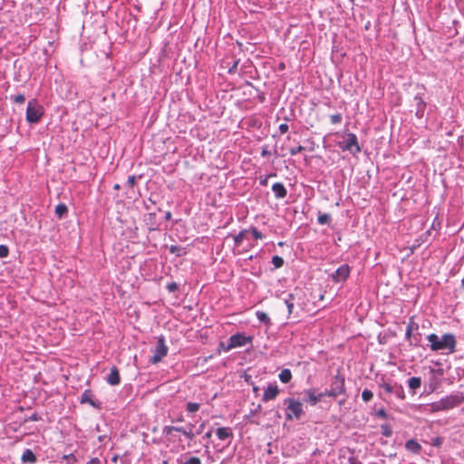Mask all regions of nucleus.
I'll return each mask as SVG.
<instances>
[{"label": "nucleus", "instance_id": "obj_18", "mask_svg": "<svg viewBox=\"0 0 464 464\" xmlns=\"http://www.w3.org/2000/svg\"><path fill=\"white\" fill-rule=\"evenodd\" d=\"M295 295L293 294H289L286 298L284 299V302L287 307L288 314L293 313V308L295 305L294 303Z\"/></svg>", "mask_w": 464, "mask_h": 464}, {"label": "nucleus", "instance_id": "obj_33", "mask_svg": "<svg viewBox=\"0 0 464 464\" xmlns=\"http://www.w3.org/2000/svg\"><path fill=\"white\" fill-rule=\"evenodd\" d=\"M183 464H201V460L198 457H191L186 460Z\"/></svg>", "mask_w": 464, "mask_h": 464}, {"label": "nucleus", "instance_id": "obj_30", "mask_svg": "<svg viewBox=\"0 0 464 464\" xmlns=\"http://www.w3.org/2000/svg\"><path fill=\"white\" fill-rule=\"evenodd\" d=\"M382 387L388 393H392L394 392V388H395L394 386H392V384L387 383V382L382 383Z\"/></svg>", "mask_w": 464, "mask_h": 464}, {"label": "nucleus", "instance_id": "obj_36", "mask_svg": "<svg viewBox=\"0 0 464 464\" xmlns=\"http://www.w3.org/2000/svg\"><path fill=\"white\" fill-rule=\"evenodd\" d=\"M304 150V148L303 146L299 145V146H298V147H296V148H293V149H291V150H290V154H291L292 156H294V155H296L297 153H299V152L303 151Z\"/></svg>", "mask_w": 464, "mask_h": 464}, {"label": "nucleus", "instance_id": "obj_24", "mask_svg": "<svg viewBox=\"0 0 464 464\" xmlns=\"http://www.w3.org/2000/svg\"><path fill=\"white\" fill-rule=\"evenodd\" d=\"M381 429H382V433L383 436L385 437H391L392 434V428L389 424H382L381 426Z\"/></svg>", "mask_w": 464, "mask_h": 464}, {"label": "nucleus", "instance_id": "obj_13", "mask_svg": "<svg viewBox=\"0 0 464 464\" xmlns=\"http://www.w3.org/2000/svg\"><path fill=\"white\" fill-rule=\"evenodd\" d=\"M218 438L221 440H225L232 437V431L229 428L222 427L218 428L216 431Z\"/></svg>", "mask_w": 464, "mask_h": 464}, {"label": "nucleus", "instance_id": "obj_35", "mask_svg": "<svg viewBox=\"0 0 464 464\" xmlns=\"http://www.w3.org/2000/svg\"><path fill=\"white\" fill-rule=\"evenodd\" d=\"M330 119H331V122H332L333 124H337V123H340V122H341V121H342V116H341V114H339V113H338V114H334V115H332V116H331V118H330Z\"/></svg>", "mask_w": 464, "mask_h": 464}, {"label": "nucleus", "instance_id": "obj_7", "mask_svg": "<svg viewBox=\"0 0 464 464\" xmlns=\"http://www.w3.org/2000/svg\"><path fill=\"white\" fill-rule=\"evenodd\" d=\"M250 342L251 337H247L242 334H236L230 336V338L227 341V344L224 349L225 351H229L237 347H242Z\"/></svg>", "mask_w": 464, "mask_h": 464}, {"label": "nucleus", "instance_id": "obj_23", "mask_svg": "<svg viewBox=\"0 0 464 464\" xmlns=\"http://www.w3.org/2000/svg\"><path fill=\"white\" fill-rule=\"evenodd\" d=\"M182 427H175V426H166L163 430V432L169 435L171 434L173 431H178V432H181L182 431Z\"/></svg>", "mask_w": 464, "mask_h": 464}, {"label": "nucleus", "instance_id": "obj_15", "mask_svg": "<svg viewBox=\"0 0 464 464\" xmlns=\"http://www.w3.org/2000/svg\"><path fill=\"white\" fill-rule=\"evenodd\" d=\"M405 447L408 450H410L413 453L420 452V450L421 449L420 445L414 440H408L405 444Z\"/></svg>", "mask_w": 464, "mask_h": 464}, {"label": "nucleus", "instance_id": "obj_41", "mask_svg": "<svg viewBox=\"0 0 464 464\" xmlns=\"http://www.w3.org/2000/svg\"><path fill=\"white\" fill-rule=\"evenodd\" d=\"M279 130L282 134L285 133L288 130V125L286 123L280 124Z\"/></svg>", "mask_w": 464, "mask_h": 464}, {"label": "nucleus", "instance_id": "obj_42", "mask_svg": "<svg viewBox=\"0 0 464 464\" xmlns=\"http://www.w3.org/2000/svg\"><path fill=\"white\" fill-rule=\"evenodd\" d=\"M87 464H101V460L97 458L90 459Z\"/></svg>", "mask_w": 464, "mask_h": 464}, {"label": "nucleus", "instance_id": "obj_27", "mask_svg": "<svg viewBox=\"0 0 464 464\" xmlns=\"http://www.w3.org/2000/svg\"><path fill=\"white\" fill-rule=\"evenodd\" d=\"M245 234H246V231H242L234 237V240H235V243L237 246H239L243 242Z\"/></svg>", "mask_w": 464, "mask_h": 464}, {"label": "nucleus", "instance_id": "obj_4", "mask_svg": "<svg viewBox=\"0 0 464 464\" xmlns=\"http://www.w3.org/2000/svg\"><path fill=\"white\" fill-rule=\"evenodd\" d=\"M44 113L43 107L35 100H32L27 104L26 120L31 123L39 121Z\"/></svg>", "mask_w": 464, "mask_h": 464}, {"label": "nucleus", "instance_id": "obj_46", "mask_svg": "<svg viewBox=\"0 0 464 464\" xmlns=\"http://www.w3.org/2000/svg\"><path fill=\"white\" fill-rule=\"evenodd\" d=\"M114 188H115L116 189H118V188H120V186L117 184V185H115V186H114Z\"/></svg>", "mask_w": 464, "mask_h": 464}, {"label": "nucleus", "instance_id": "obj_25", "mask_svg": "<svg viewBox=\"0 0 464 464\" xmlns=\"http://www.w3.org/2000/svg\"><path fill=\"white\" fill-rule=\"evenodd\" d=\"M373 397V393L370 391V390H363L362 392V399L365 401V402H368L370 401Z\"/></svg>", "mask_w": 464, "mask_h": 464}, {"label": "nucleus", "instance_id": "obj_22", "mask_svg": "<svg viewBox=\"0 0 464 464\" xmlns=\"http://www.w3.org/2000/svg\"><path fill=\"white\" fill-rule=\"evenodd\" d=\"M199 403L197 402H188L187 403V411L190 413L196 412L199 410Z\"/></svg>", "mask_w": 464, "mask_h": 464}, {"label": "nucleus", "instance_id": "obj_34", "mask_svg": "<svg viewBox=\"0 0 464 464\" xmlns=\"http://www.w3.org/2000/svg\"><path fill=\"white\" fill-rule=\"evenodd\" d=\"M398 398L400 399H404L405 395H404V392H403V389L402 387H398V388H394V392H393Z\"/></svg>", "mask_w": 464, "mask_h": 464}, {"label": "nucleus", "instance_id": "obj_11", "mask_svg": "<svg viewBox=\"0 0 464 464\" xmlns=\"http://www.w3.org/2000/svg\"><path fill=\"white\" fill-rule=\"evenodd\" d=\"M272 190H273V192L275 194V197L276 198H284L286 196V194H287L286 188L280 182L275 183L272 186Z\"/></svg>", "mask_w": 464, "mask_h": 464}, {"label": "nucleus", "instance_id": "obj_19", "mask_svg": "<svg viewBox=\"0 0 464 464\" xmlns=\"http://www.w3.org/2000/svg\"><path fill=\"white\" fill-rule=\"evenodd\" d=\"M256 318L261 322V323H264L266 324H270V318L268 316V314L265 312H262V311H256Z\"/></svg>", "mask_w": 464, "mask_h": 464}, {"label": "nucleus", "instance_id": "obj_29", "mask_svg": "<svg viewBox=\"0 0 464 464\" xmlns=\"http://www.w3.org/2000/svg\"><path fill=\"white\" fill-rule=\"evenodd\" d=\"M181 433L184 434L188 439H189L191 440L195 438V434L192 431V427H190V429L188 430H187L183 428Z\"/></svg>", "mask_w": 464, "mask_h": 464}, {"label": "nucleus", "instance_id": "obj_28", "mask_svg": "<svg viewBox=\"0 0 464 464\" xmlns=\"http://www.w3.org/2000/svg\"><path fill=\"white\" fill-rule=\"evenodd\" d=\"M9 249L5 245H0V258H5L8 256Z\"/></svg>", "mask_w": 464, "mask_h": 464}, {"label": "nucleus", "instance_id": "obj_14", "mask_svg": "<svg viewBox=\"0 0 464 464\" xmlns=\"http://www.w3.org/2000/svg\"><path fill=\"white\" fill-rule=\"evenodd\" d=\"M24 463H34L36 457L31 450H25L21 457Z\"/></svg>", "mask_w": 464, "mask_h": 464}, {"label": "nucleus", "instance_id": "obj_1", "mask_svg": "<svg viewBox=\"0 0 464 464\" xmlns=\"http://www.w3.org/2000/svg\"><path fill=\"white\" fill-rule=\"evenodd\" d=\"M427 339L433 352L445 351V353L450 354L456 351V338L452 334H444L441 337L436 334H430Z\"/></svg>", "mask_w": 464, "mask_h": 464}, {"label": "nucleus", "instance_id": "obj_32", "mask_svg": "<svg viewBox=\"0 0 464 464\" xmlns=\"http://www.w3.org/2000/svg\"><path fill=\"white\" fill-rule=\"evenodd\" d=\"M330 217L327 214H323L318 217V222L322 225L328 223Z\"/></svg>", "mask_w": 464, "mask_h": 464}, {"label": "nucleus", "instance_id": "obj_26", "mask_svg": "<svg viewBox=\"0 0 464 464\" xmlns=\"http://www.w3.org/2000/svg\"><path fill=\"white\" fill-rule=\"evenodd\" d=\"M272 263L273 265L275 266V267L278 268V267H281L284 264V260L282 257L278 256H275L273 258H272Z\"/></svg>", "mask_w": 464, "mask_h": 464}, {"label": "nucleus", "instance_id": "obj_38", "mask_svg": "<svg viewBox=\"0 0 464 464\" xmlns=\"http://www.w3.org/2000/svg\"><path fill=\"white\" fill-rule=\"evenodd\" d=\"M14 101L17 103H24L25 101V97L22 94H18L14 97Z\"/></svg>", "mask_w": 464, "mask_h": 464}, {"label": "nucleus", "instance_id": "obj_8", "mask_svg": "<svg viewBox=\"0 0 464 464\" xmlns=\"http://www.w3.org/2000/svg\"><path fill=\"white\" fill-rule=\"evenodd\" d=\"M350 274V267L347 265H343L333 274V279L336 282L345 280Z\"/></svg>", "mask_w": 464, "mask_h": 464}, {"label": "nucleus", "instance_id": "obj_43", "mask_svg": "<svg viewBox=\"0 0 464 464\" xmlns=\"http://www.w3.org/2000/svg\"><path fill=\"white\" fill-rule=\"evenodd\" d=\"M350 464H362V463L354 459H350Z\"/></svg>", "mask_w": 464, "mask_h": 464}, {"label": "nucleus", "instance_id": "obj_20", "mask_svg": "<svg viewBox=\"0 0 464 464\" xmlns=\"http://www.w3.org/2000/svg\"><path fill=\"white\" fill-rule=\"evenodd\" d=\"M67 207L64 204H59L55 207V214L59 218H63V216L67 213Z\"/></svg>", "mask_w": 464, "mask_h": 464}, {"label": "nucleus", "instance_id": "obj_31", "mask_svg": "<svg viewBox=\"0 0 464 464\" xmlns=\"http://www.w3.org/2000/svg\"><path fill=\"white\" fill-rule=\"evenodd\" d=\"M343 392V382H342L341 388L339 390H337L336 388L332 389L328 395L335 397L338 394L342 393Z\"/></svg>", "mask_w": 464, "mask_h": 464}, {"label": "nucleus", "instance_id": "obj_9", "mask_svg": "<svg viewBox=\"0 0 464 464\" xmlns=\"http://www.w3.org/2000/svg\"><path fill=\"white\" fill-rule=\"evenodd\" d=\"M279 393V389L276 384H269L264 391L263 401H268L274 400Z\"/></svg>", "mask_w": 464, "mask_h": 464}, {"label": "nucleus", "instance_id": "obj_16", "mask_svg": "<svg viewBox=\"0 0 464 464\" xmlns=\"http://www.w3.org/2000/svg\"><path fill=\"white\" fill-rule=\"evenodd\" d=\"M278 377L283 383H288L292 379L291 371L289 369H284L281 371Z\"/></svg>", "mask_w": 464, "mask_h": 464}, {"label": "nucleus", "instance_id": "obj_47", "mask_svg": "<svg viewBox=\"0 0 464 464\" xmlns=\"http://www.w3.org/2000/svg\"><path fill=\"white\" fill-rule=\"evenodd\" d=\"M463 284H464V278H463Z\"/></svg>", "mask_w": 464, "mask_h": 464}, {"label": "nucleus", "instance_id": "obj_37", "mask_svg": "<svg viewBox=\"0 0 464 464\" xmlns=\"http://www.w3.org/2000/svg\"><path fill=\"white\" fill-rule=\"evenodd\" d=\"M252 234H253V237L256 238V239H261L263 238V235L261 232H259L258 230H256V228H253L252 229Z\"/></svg>", "mask_w": 464, "mask_h": 464}, {"label": "nucleus", "instance_id": "obj_3", "mask_svg": "<svg viewBox=\"0 0 464 464\" xmlns=\"http://www.w3.org/2000/svg\"><path fill=\"white\" fill-rule=\"evenodd\" d=\"M285 408V418L288 420L293 419H301L304 411L302 403L293 398H287L284 401Z\"/></svg>", "mask_w": 464, "mask_h": 464}, {"label": "nucleus", "instance_id": "obj_12", "mask_svg": "<svg viewBox=\"0 0 464 464\" xmlns=\"http://www.w3.org/2000/svg\"><path fill=\"white\" fill-rule=\"evenodd\" d=\"M304 393L307 395L308 397V401L309 402L312 404V405H315L319 401L320 399L322 398L323 394L322 393H316L314 392V390H307L304 392Z\"/></svg>", "mask_w": 464, "mask_h": 464}, {"label": "nucleus", "instance_id": "obj_6", "mask_svg": "<svg viewBox=\"0 0 464 464\" xmlns=\"http://www.w3.org/2000/svg\"><path fill=\"white\" fill-rule=\"evenodd\" d=\"M168 350L164 337L162 335L158 337L157 344L153 352L154 354L151 357L150 362L153 364L160 362L167 355Z\"/></svg>", "mask_w": 464, "mask_h": 464}, {"label": "nucleus", "instance_id": "obj_39", "mask_svg": "<svg viewBox=\"0 0 464 464\" xmlns=\"http://www.w3.org/2000/svg\"><path fill=\"white\" fill-rule=\"evenodd\" d=\"M376 415L380 418L385 419L387 417V413L384 409H380L376 411Z\"/></svg>", "mask_w": 464, "mask_h": 464}, {"label": "nucleus", "instance_id": "obj_44", "mask_svg": "<svg viewBox=\"0 0 464 464\" xmlns=\"http://www.w3.org/2000/svg\"><path fill=\"white\" fill-rule=\"evenodd\" d=\"M205 436H206L207 438H210V437H211V431L207 432Z\"/></svg>", "mask_w": 464, "mask_h": 464}, {"label": "nucleus", "instance_id": "obj_10", "mask_svg": "<svg viewBox=\"0 0 464 464\" xmlns=\"http://www.w3.org/2000/svg\"><path fill=\"white\" fill-rule=\"evenodd\" d=\"M106 381L111 385H118L121 382L118 369L113 366L111 368L110 374L107 376Z\"/></svg>", "mask_w": 464, "mask_h": 464}, {"label": "nucleus", "instance_id": "obj_17", "mask_svg": "<svg viewBox=\"0 0 464 464\" xmlns=\"http://www.w3.org/2000/svg\"><path fill=\"white\" fill-rule=\"evenodd\" d=\"M409 388L412 391L419 389L421 385V380L420 377H411L408 381Z\"/></svg>", "mask_w": 464, "mask_h": 464}, {"label": "nucleus", "instance_id": "obj_40", "mask_svg": "<svg viewBox=\"0 0 464 464\" xmlns=\"http://www.w3.org/2000/svg\"><path fill=\"white\" fill-rule=\"evenodd\" d=\"M136 182V177L135 176H130L127 179V184L130 187H133Z\"/></svg>", "mask_w": 464, "mask_h": 464}, {"label": "nucleus", "instance_id": "obj_21", "mask_svg": "<svg viewBox=\"0 0 464 464\" xmlns=\"http://www.w3.org/2000/svg\"><path fill=\"white\" fill-rule=\"evenodd\" d=\"M415 101L417 102V107H418L416 114L419 117H421L426 104L420 98L416 97Z\"/></svg>", "mask_w": 464, "mask_h": 464}, {"label": "nucleus", "instance_id": "obj_2", "mask_svg": "<svg viewBox=\"0 0 464 464\" xmlns=\"http://www.w3.org/2000/svg\"><path fill=\"white\" fill-rule=\"evenodd\" d=\"M464 401V396L461 392L451 393L440 401L429 405L430 412L448 411L460 405Z\"/></svg>", "mask_w": 464, "mask_h": 464}, {"label": "nucleus", "instance_id": "obj_5", "mask_svg": "<svg viewBox=\"0 0 464 464\" xmlns=\"http://www.w3.org/2000/svg\"><path fill=\"white\" fill-rule=\"evenodd\" d=\"M339 147L343 150H349L353 154L361 151V148L357 141V137L353 133H348L343 137V140L339 142Z\"/></svg>", "mask_w": 464, "mask_h": 464}, {"label": "nucleus", "instance_id": "obj_45", "mask_svg": "<svg viewBox=\"0 0 464 464\" xmlns=\"http://www.w3.org/2000/svg\"><path fill=\"white\" fill-rule=\"evenodd\" d=\"M268 152L266 150H263L262 155H266Z\"/></svg>", "mask_w": 464, "mask_h": 464}]
</instances>
